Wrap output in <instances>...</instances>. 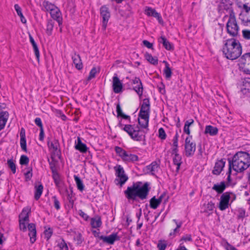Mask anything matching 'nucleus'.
Here are the masks:
<instances>
[{"label": "nucleus", "mask_w": 250, "mask_h": 250, "mask_svg": "<svg viewBox=\"0 0 250 250\" xmlns=\"http://www.w3.org/2000/svg\"><path fill=\"white\" fill-rule=\"evenodd\" d=\"M2 108L0 105V130L4 127L9 117L8 112L2 111Z\"/></svg>", "instance_id": "6ab92c4d"}, {"label": "nucleus", "mask_w": 250, "mask_h": 250, "mask_svg": "<svg viewBox=\"0 0 250 250\" xmlns=\"http://www.w3.org/2000/svg\"><path fill=\"white\" fill-rule=\"evenodd\" d=\"M132 83L134 84H138V87H133L132 89L141 97L143 93V86L140 79L138 77H135V78L132 80Z\"/></svg>", "instance_id": "dca6fc26"}, {"label": "nucleus", "mask_w": 250, "mask_h": 250, "mask_svg": "<svg viewBox=\"0 0 250 250\" xmlns=\"http://www.w3.org/2000/svg\"><path fill=\"white\" fill-rule=\"evenodd\" d=\"M226 161L223 159L216 162L212 170V173L216 175H219L224 167Z\"/></svg>", "instance_id": "f3484780"}, {"label": "nucleus", "mask_w": 250, "mask_h": 250, "mask_svg": "<svg viewBox=\"0 0 250 250\" xmlns=\"http://www.w3.org/2000/svg\"><path fill=\"white\" fill-rule=\"evenodd\" d=\"M145 59L149 62L150 63L153 65H157L158 64V60L157 57H153L151 54L146 52L145 54Z\"/></svg>", "instance_id": "72a5a7b5"}, {"label": "nucleus", "mask_w": 250, "mask_h": 250, "mask_svg": "<svg viewBox=\"0 0 250 250\" xmlns=\"http://www.w3.org/2000/svg\"><path fill=\"white\" fill-rule=\"evenodd\" d=\"M74 239L77 241V243L78 245L81 244L83 241L82 235L80 233H78L76 234Z\"/></svg>", "instance_id": "0e129e2a"}, {"label": "nucleus", "mask_w": 250, "mask_h": 250, "mask_svg": "<svg viewBox=\"0 0 250 250\" xmlns=\"http://www.w3.org/2000/svg\"><path fill=\"white\" fill-rule=\"evenodd\" d=\"M52 178L54 180V183L57 187H59L61 183L60 175L58 172L57 170L52 172Z\"/></svg>", "instance_id": "c03bdc74"}, {"label": "nucleus", "mask_w": 250, "mask_h": 250, "mask_svg": "<svg viewBox=\"0 0 250 250\" xmlns=\"http://www.w3.org/2000/svg\"><path fill=\"white\" fill-rule=\"evenodd\" d=\"M112 79V87L113 91L115 93H119L122 92L123 84L116 74H114Z\"/></svg>", "instance_id": "ddd939ff"}, {"label": "nucleus", "mask_w": 250, "mask_h": 250, "mask_svg": "<svg viewBox=\"0 0 250 250\" xmlns=\"http://www.w3.org/2000/svg\"><path fill=\"white\" fill-rule=\"evenodd\" d=\"M32 167L27 168V171L25 173V176L26 180H30L32 177Z\"/></svg>", "instance_id": "13d9d810"}, {"label": "nucleus", "mask_w": 250, "mask_h": 250, "mask_svg": "<svg viewBox=\"0 0 250 250\" xmlns=\"http://www.w3.org/2000/svg\"><path fill=\"white\" fill-rule=\"evenodd\" d=\"M27 227L29 230L28 235L30 237V241L31 244H33L36 240L37 231L36 225L32 223H29Z\"/></svg>", "instance_id": "2eb2a0df"}, {"label": "nucleus", "mask_w": 250, "mask_h": 250, "mask_svg": "<svg viewBox=\"0 0 250 250\" xmlns=\"http://www.w3.org/2000/svg\"><path fill=\"white\" fill-rule=\"evenodd\" d=\"M115 151L116 154L120 156L124 161V158L127 156V152L122 147L116 146L115 147Z\"/></svg>", "instance_id": "f704fd0d"}, {"label": "nucleus", "mask_w": 250, "mask_h": 250, "mask_svg": "<svg viewBox=\"0 0 250 250\" xmlns=\"http://www.w3.org/2000/svg\"><path fill=\"white\" fill-rule=\"evenodd\" d=\"M123 130L125 131L134 141L140 142L145 140L146 136L141 133L142 131L138 125L135 126L134 125H125Z\"/></svg>", "instance_id": "7ed1b4c3"}, {"label": "nucleus", "mask_w": 250, "mask_h": 250, "mask_svg": "<svg viewBox=\"0 0 250 250\" xmlns=\"http://www.w3.org/2000/svg\"><path fill=\"white\" fill-rule=\"evenodd\" d=\"M173 164L177 166L176 171L178 172L180 166L182 163V157L181 155L174 156L172 158Z\"/></svg>", "instance_id": "4c0bfd02"}, {"label": "nucleus", "mask_w": 250, "mask_h": 250, "mask_svg": "<svg viewBox=\"0 0 250 250\" xmlns=\"http://www.w3.org/2000/svg\"><path fill=\"white\" fill-rule=\"evenodd\" d=\"M139 160V157L137 155L133 154H128L127 153V156L124 158V161L127 162H134Z\"/></svg>", "instance_id": "79ce46f5"}, {"label": "nucleus", "mask_w": 250, "mask_h": 250, "mask_svg": "<svg viewBox=\"0 0 250 250\" xmlns=\"http://www.w3.org/2000/svg\"><path fill=\"white\" fill-rule=\"evenodd\" d=\"M29 41L31 43L32 45L34 52L36 58L38 62H39L40 60V52L39 50L38 47V45L37 43H36L34 39H33V37L31 36V34H29Z\"/></svg>", "instance_id": "c756f323"}, {"label": "nucleus", "mask_w": 250, "mask_h": 250, "mask_svg": "<svg viewBox=\"0 0 250 250\" xmlns=\"http://www.w3.org/2000/svg\"><path fill=\"white\" fill-rule=\"evenodd\" d=\"M100 14L102 17V28L105 30L108 21L110 17V13L106 5H103L100 8Z\"/></svg>", "instance_id": "9b49d317"}, {"label": "nucleus", "mask_w": 250, "mask_h": 250, "mask_svg": "<svg viewBox=\"0 0 250 250\" xmlns=\"http://www.w3.org/2000/svg\"><path fill=\"white\" fill-rule=\"evenodd\" d=\"M74 147L75 149L82 153H86L88 149L86 145L82 142L81 138L80 137H78L77 142L75 141Z\"/></svg>", "instance_id": "a211bd4d"}, {"label": "nucleus", "mask_w": 250, "mask_h": 250, "mask_svg": "<svg viewBox=\"0 0 250 250\" xmlns=\"http://www.w3.org/2000/svg\"><path fill=\"white\" fill-rule=\"evenodd\" d=\"M228 161L230 162L232 165L233 170L235 172V175H237L238 173H243L245 170L250 167L239 160H235V158L233 157L228 158Z\"/></svg>", "instance_id": "6e6552de"}, {"label": "nucleus", "mask_w": 250, "mask_h": 250, "mask_svg": "<svg viewBox=\"0 0 250 250\" xmlns=\"http://www.w3.org/2000/svg\"><path fill=\"white\" fill-rule=\"evenodd\" d=\"M158 137L161 140H165L167 137L166 133L163 127H161L158 130Z\"/></svg>", "instance_id": "5fc2aeb1"}, {"label": "nucleus", "mask_w": 250, "mask_h": 250, "mask_svg": "<svg viewBox=\"0 0 250 250\" xmlns=\"http://www.w3.org/2000/svg\"><path fill=\"white\" fill-rule=\"evenodd\" d=\"M241 90L245 94L250 92V78H245L242 80Z\"/></svg>", "instance_id": "a878e982"}, {"label": "nucleus", "mask_w": 250, "mask_h": 250, "mask_svg": "<svg viewBox=\"0 0 250 250\" xmlns=\"http://www.w3.org/2000/svg\"><path fill=\"white\" fill-rule=\"evenodd\" d=\"M90 225L92 228L96 229L101 227L102 225L101 217L97 215L90 219Z\"/></svg>", "instance_id": "c85d7f7f"}, {"label": "nucleus", "mask_w": 250, "mask_h": 250, "mask_svg": "<svg viewBox=\"0 0 250 250\" xmlns=\"http://www.w3.org/2000/svg\"><path fill=\"white\" fill-rule=\"evenodd\" d=\"M163 73L167 79H169L171 77L172 71L170 68L169 67L168 62H166V65L164 69Z\"/></svg>", "instance_id": "49530a36"}, {"label": "nucleus", "mask_w": 250, "mask_h": 250, "mask_svg": "<svg viewBox=\"0 0 250 250\" xmlns=\"http://www.w3.org/2000/svg\"><path fill=\"white\" fill-rule=\"evenodd\" d=\"M156 10L154 9H153L151 7H147L145 10V13L148 16H153L154 15V12H155Z\"/></svg>", "instance_id": "e2e57ef3"}, {"label": "nucleus", "mask_w": 250, "mask_h": 250, "mask_svg": "<svg viewBox=\"0 0 250 250\" xmlns=\"http://www.w3.org/2000/svg\"><path fill=\"white\" fill-rule=\"evenodd\" d=\"M167 246V244L165 241L160 240L158 241V243L157 244V248L159 249V250H165Z\"/></svg>", "instance_id": "864d4df0"}, {"label": "nucleus", "mask_w": 250, "mask_h": 250, "mask_svg": "<svg viewBox=\"0 0 250 250\" xmlns=\"http://www.w3.org/2000/svg\"><path fill=\"white\" fill-rule=\"evenodd\" d=\"M97 73V70L96 67H93L90 70L89 76L87 78L88 80H90L94 78L96 76V74Z\"/></svg>", "instance_id": "4d7b16f0"}, {"label": "nucleus", "mask_w": 250, "mask_h": 250, "mask_svg": "<svg viewBox=\"0 0 250 250\" xmlns=\"http://www.w3.org/2000/svg\"><path fill=\"white\" fill-rule=\"evenodd\" d=\"M92 232L95 237L102 240L103 243L108 245H113L115 241L120 240V237L118 235L117 233H112L108 236H104L100 235V232L95 230H92Z\"/></svg>", "instance_id": "39448f33"}, {"label": "nucleus", "mask_w": 250, "mask_h": 250, "mask_svg": "<svg viewBox=\"0 0 250 250\" xmlns=\"http://www.w3.org/2000/svg\"><path fill=\"white\" fill-rule=\"evenodd\" d=\"M218 129L216 127L211 125H207L205 127V133L209 134L210 136H215L217 134Z\"/></svg>", "instance_id": "473e14b6"}, {"label": "nucleus", "mask_w": 250, "mask_h": 250, "mask_svg": "<svg viewBox=\"0 0 250 250\" xmlns=\"http://www.w3.org/2000/svg\"><path fill=\"white\" fill-rule=\"evenodd\" d=\"M243 37L246 40H250V30H243L242 31Z\"/></svg>", "instance_id": "338daca9"}, {"label": "nucleus", "mask_w": 250, "mask_h": 250, "mask_svg": "<svg viewBox=\"0 0 250 250\" xmlns=\"http://www.w3.org/2000/svg\"><path fill=\"white\" fill-rule=\"evenodd\" d=\"M150 115V111H143L140 110L138 115V124L142 128L148 130V122Z\"/></svg>", "instance_id": "1a4fd4ad"}, {"label": "nucleus", "mask_w": 250, "mask_h": 250, "mask_svg": "<svg viewBox=\"0 0 250 250\" xmlns=\"http://www.w3.org/2000/svg\"><path fill=\"white\" fill-rule=\"evenodd\" d=\"M150 104L149 99H144L143 101V103L141 105L140 110H143V111H150Z\"/></svg>", "instance_id": "a19ab883"}, {"label": "nucleus", "mask_w": 250, "mask_h": 250, "mask_svg": "<svg viewBox=\"0 0 250 250\" xmlns=\"http://www.w3.org/2000/svg\"><path fill=\"white\" fill-rule=\"evenodd\" d=\"M43 187L42 184L35 186L34 198L37 201L41 197L43 191Z\"/></svg>", "instance_id": "2f4dec72"}, {"label": "nucleus", "mask_w": 250, "mask_h": 250, "mask_svg": "<svg viewBox=\"0 0 250 250\" xmlns=\"http://www.w3.org/2000/svg\"><path fill=\"white\" fill-rule=\"evenodd\" d=\"M233 158L235 160H239L243 163L245 164L247 166H250V154L245 151H238L236 152L233 156Z\"/></svg>", "instance_id": "f8f14e48"}, {"label": "nucleus", "mask_w": 250, "mask_h": 250, "mask_svg": "<svg viewBox=\"0 0 250 250\" xmlns=\"http://www.w3.org/2000/svg\"><path fill=\"white\" fill-rule=\"evenodd\" d=\"M196 150V143L192 141V136H188L185 139V151L187 157L192 156Z\"/></svg>", "instance_id": "0eeeda50"}, {"label": "nucleus", "mask_w": 250, "mask_h": 250, "mask_svg": "<svg viewBox=\"0 0 250 250\" xmlns=\"http://www.w3.org/2000/svg\"><path fill=\"white\" fill-rule=\"evenodd\" d=\"M52 199L54 200V206L55 208L57 210H59L61 208L60 203L58 199H57L56 196H54L52 197Z\"/></svg>", "instance_id": "bf43d9fd"}, {"label": "nucleus", "mask_w": 250, "mask_h": 250, "mask_svg": "<svg viewBox=\"0 0 250 250\" xmlns=\"http://www.w3.org/2000/svg\"><path fill=\"white\" fill-rule=\"evenodd\" d=\"M42 5L45 8V10L47 11H50V13L57 7L54 4L48 1H44Z\"/></svg>", "instance_id": "a18cd8bd"}, {"label": "nucleus", "mask_w": 250, "mask_h": 250, "mask_svg": "<svg viewBox=\"0 0 250 250\" xmlns=\"http://www.w3.org/2000/svg\"><path fill=\"white\" fill-rule=\"evenodd\" d=\"M151 189L150 183L141 181L133 182L132 185L127 187L124 192L129 202L140 203L146 200Z\"/></svg>", "instance_id": "f257e3e1"}, {"label": "nucleus", "mask_w": 250, "mask_h": 250, "mask_svg": "<svg viewBox=\"0 0 250 250\" xmlns=\"http://www.w3.org/2000/svg\"><path fill=\"white\" fill-rule=\"evenodd\" d=\"M160 204V200L156 199L155 196L151 198L149 201V206L153 209L157 208Z\"/></svg>", "instance_id": "37998d69"}, {"label": "nucleus", "mask_w": 250, "mask_h": 250, "mask_svg": "<svg viewBox=\"0 0 250 250\" xmlns=\"http://www.w3.org/2000/svg\"><path fill=\"white\" fill-rule=\"evenodd\" d=\"M231 194H232L231 192H225L221 195L218 206L220 210L223 211L229 208L230 205L229 202L230 199Z\"/></svg>", "instance_id": "9d476101"}, {"label": "nucleus", "mask_w": 250, "mask_h": 250, "mask_svg": "<svg viewBox=\"0 0 250 250\" xmlns=\"http://www.w3.org/2000/svg\"><path fill=\"white\" fill-rule=\"evenodd\" d=\"M50 14L51 17L58 22L59 26L62 24V18L61 16L62 14L57 7L52 11Z\"/></svg>", "instance_id": "412c9836"}, {"label": "nucleus", "mask_w": 250, "mask_h": 250, "mask_svg": "<svg viewBox=\"0 0 250 250\" xmlns=\"http://www.w3.org/2000/svg\"><path fill=\"white\" fill-rule=\"evenodd\" d=\"M14 8L17 12V15L21 18V22L23 23H25L26 22V20L22 14V13L21 12V9L20 7V6L18 4H16L14 5Z\"/></svg>", "instance_id": "58836bf2"}, {"label": "nucleus", "mask_w": 250, "mask_h": 250, "mask_svg": "<svg viewBox=\"0 0 250 250\" xmlns=\"http://www.w3.org/2000/svg\"><path fill=\"white\" fill-rule=\"evenodd\" d=\"M242 46L238 40L233 38L224 41L222 51L227 59L234 60L238 58L242 54Z\"/></svg>", "instance_id": "f03ea898"}, {"label": "nucleus", "mask_w": 250, "mask_h": 250, "mask_svg": "<svg viewBox=\"0 0 250 250\" xmlns=\"http://www.w3.org/2000/svg\"><path fill=\"white\" fill-rule=\"evenodd\" d=\"M47 144L49 149H52L54 153L57 152L60 147L59 141L55 139L51 142L50 137H48L47 139Z\"/></svg>", "instance_id": "4be33fe9"}, {"label": "nucleus", "mask_w": 250, "mask_h": 250, "mask_svg": "<svg viewBox=\"0 0 250 250\" xmlns=\"http://www.w3.org/2000/svg\"><path fill=\"white\" fill-rule=\"evenodd\" d=\"M51 161H50V159H48V162L51 172H54L57 170L56 167L57 161L55 160L54 157L52 156L51 157Z\"/></svg>", "instance_id": "de8ad7c7"}, {"label": "nucleus", "mask_w": 250, "mask_h": 250, "mask_svg": "<svg viewBox=\"0 0 250 250\" xmlns=\"http://www.w3.org/2000/svg\"><path fill=\"white\" fill-rule=\"evenodd\" d=\"M29 159L28 157L24 155H22L21 156L20 159V164L21 165H27L29 163Z\"/></svg>", "instance_id": "603ef678"}, {"label": "nucleus", "mask_w": 250, "mask_h": 250, "mask_svg": "<svg viewBox=\"0 0 250 250\" xmlns=\"http://www.w3.org/2000/svg\"><path fill=\"white\" fill-rule=\"evenodd\" d=\"M246 217V211L244 208H240L238 210V214L237 215L238 219H243Z\"/></svg>", "instance_id": "052dcab7"}, {"label": "nucleus", "mask_w": 250, "mask_h": 250, "mask_svg": "<svg viewBox=\"0 0 250 250\" xmlns=\"http://www.w3.org/2000/svg\"><path fill=\"white\" fill-rule=\"evenodd\" d=\"M158 42L162 43L163 46L167 50H172L174 49L173 44L170 43L164 36H161L158 39Z\"/></svg>", "instance_id": "b1692460"}, {"label": "nucleus", "mask_w": 250, "mask_h": 250, "mask_svg": "<svg viewBox=\"0 0 250 250\" xmlns=\"http://www.w3.org/2000/svg\"><path fill=\"white\" fill-rule=\"evenodd\" d=\"M74 178L76 182L77 188L80 191H83L84 190V186L83 184V181L77 175H74Z\"/></svg>", "instance_id": "e433bc0d"}, {"label": "nucleus", "mask_w": 250, "mask_h": 250, "mask_svg": "<svg viewBox=\"0 0 250 250\" xmlns=\"http://www.w3.org/2000/svg\"><path fill=\"white\" fill-rule=\"evenodd\" d=\"M69 188L70 190V193L67 187H64L65 192L67 193V200L68 201V203L66 205V206L69 209H70L73 208L74 206V200L73 199V197L74 196L75 194L73 193V188L70 187Z\"/></svg>", "instance_id": "4468645a"}, {"label": "nucleus", "mask_w": 250, "mask_h": 250, "mask_svg": "<svg viewBox=\"0 0 250 250\" xmlns=\"http://www.w3.org/2000/svg\"><path fill=\"white\" fill-rule=\"evenodd\" d=\"M227 33L231 36L235 37L238 35L239 28L237 23L234 14L229 15L226 24Z\"/></svg>", "instance_id": "20e7f679"}, {"label": "nucleus", "mask_w": 250, "mask_h": 250, "mask_svg": "<svg viewBox=\"0 0 250 250\" xmlns=\"http://www.w3.org/2000/svg\"><path fill=\"white\" fill-rule=\"evenodd\" d=\"M54 26V21L52 20H48L46 25V33L48 36L52 35Z\"/></svg>", "instance_id": "ea45409f"}, {"label": "nucleus", "mask_w": 250, "mask_h": 250, "mask_svg": "<svg viewBox=\"0 0 250 250\" xmlns=\"http://www.w3.org/2000/svg\"><path fill=\"white\" fill-rule=\"evenodd\" d=\"M29 221H23L22 220H19V227L21 230L25 232L27 230L26 223H28Z\"/></svg>", "instance_id": "3c124183"}, {"label": "nucleus", "mask_w": 250, "mask_h": 250, "mask_svg": "<svg viewBox=\"0 0 250 250\" xmlns=\"http://www.w3.org/2000/svg\"><path fill=\"white\" fill-rule=\"evenodd\" d=\"M218 10L219 13H224V11L228 12L229 15L231 14H234L232 8V2H228L226 4H219L218 6Z\"/></svg>", "instance_id": "aec40b11"}, {"label": "nucleus", "mask_w": 250, "mask_h": 250, "mask_svg": "<svg viewBox=\"0 0 250 250\" xmlns=\"http://www.w3.org/2000/svg\"><path fill=\"white\" fill-rule=\"evenodd\" d=\"M239 61L244 67H250V52L246 53L239 59Z\"/></svg>", "instance_id": "7c9ffc66"}, {"label": "nucleus", "mask_w": 250, "mask_h": 250, "mask_svg": "<svg viewBox=\"0 0 250 250\" xmlns=\"http://www.w3.org/2000/svg\"><path fill=\"white\" fill-rule=\"evenodd\" d=\"M31 212V208L26 207L22 209L21 212L19 215V220L23 221H29V214Z\"/></svg>", "instance_id": "cd10ccee"}, {"label": "nucleus", "mask_w": 250, "mask_h": 250, "mask_svg": "<svg viewBox=\"0 0 250 250\" xmlns=\"http://www.w3.org/2000/svg\"><path fill=\"white\" fill-rule=\"evenodd\" d=\"M249 4V3L248 2L247 3L243 4V8L245 10V12L247 13L248 17L247 18L246 20L243 19L242 20V21L245 22L250 23V6H248Z\"/></svg>", "instance_id": "09e8293b"}, {"label": "nucleus", "mask_w": 250, "mask_h": 250, "mask_svg": "<svg viewBox=\"0 0 250 250\" xmlns=\"http://www.w3.org/2000/svg\"><path fill=\"white\" fill-rule=\"evenodd\" d=\"M52 233H53L52 229L50 228H48V229H46L44 231V235H45V238H46L47 239H49L51 237Z\"/></svg>", "instance_id": "774afa93"}, {"label": "nucleus", "mask_w": 250, "mask_h": 250, "mask_svg": "<svg viewBox=\"0 0 250 250\" xmlns=\"http://www.w3.org/2000/svg\"><path fill=\"white\" fill-rule=\"evenodd\" d=\"M179 134L177 132H176L174 136L172 139V146H178V138H179Z\"/></svg>", "instance_id": "680f3d73"}, {"label": "nucleus", "mask_w": 250, "mask_h": 250, "mask_svg": "<svg viewBox=\"0 0 250 250\" xmlns=\"http://www.w3.org/2000/svg\"><path fill=\"white\" fill-rule=\"evenodd\" d=\"M55 250H68L67 244L63 239L58 241L57 245L55 247Z\"/></svg>", "instance_id": "c9c22d12"}, {"label": "nucleus", "mask_w": 250, "mask_h": 250, "mask_svg": "<svg viewBox=\"0 0 250 250\" xmlns=\"http://www.w3.org/2000/svg\"><path fill=\"white\" fill-rule=\"evenodd\" d=\"M20 145L21 148L23 151L25 152H27V147H26V138H22L20 139Z\"/></svg>", "instance_id": "6e6d98bb"}, {"label": "nucleus", "mask_w": 250, "mask_h": 250, "mask_svg": "<svg viewBox=\"0 0 250 250\" xmlns=\"http://www.w3.org/2000/svg\"><path fill=\"white\" fill-rule=\"evenodd\" d=\"M72 59L73 60V62L74 64L75 67L78 70H81L83 69V64L79 54L75 53L74 55L72 57Z\"/></svg>", "instance_id": "393cba45"}, {"label": "nucleus", "mask_w": 250, "mask_h": 250, "mask_svg": "<svg viewBox=\"0 0 250 250\" xmlns=\"http://www.w3.org/2000/svg\"><path fill=\"white\" fill-rule=\"evenodd\" d=\"M114 169L115 171V175L118 177L115 179L114 182L116 185H120L122 187L128 180V177L125 173L124 169L121 165H117L114 167Z\"/></svg>", "instance_id": "423d86ee"}, {"label": "nucleus", "mask_w": 250, "mask_h": 250, "mask_svg": "<svg viewBox=\"0 0 250 250\" xmlns=\"http://www.w3.org/2000/svg\"><path fill=\"white\" fill-rule=\"evenodd\" d=\"M182 223H179V224L178 225H177V226L176 227V228L173 230L172 232H171L169 233V235L170 236H174L177 233H179V232L180 231L179 229L182 227Z\"/></svg>", "instance_id": "69168bd1"}, {"label": "nucleus", "mask_w": 250, "mask_h": 250, "mask_svg": "<svg viewBox=\"0 0 250 250\" xmlns=\"http://www.w3.org/2000/svg\"><path fill=\"white\" fill-rule=\"evenodd\" d=\"M7 165L9 168H10L13 174L16 172V166L12 159H8L7 160Z\"/></svg>", "instance_id": "8fccbe9b"}, {"label": "nucleus", "mask_w": 250, "mask_h": 250, "mask_svg": "<svg viewBox=\"0 0 250 250\" xmlns=\"http://www.w3.org/2000/svg\"><path fill=\"white\" fill-rule=\"evenodd\" d=\"M159 168V165L156 161L152 162L150 165L146 167V169L148 171L147 172L150 173L152 175H155Z\"/></svg>", "instance_id": "bb28decb"}, {"label": "nucleus", "mask_w": 250, "mask_h": 250, "mask_svg": "<svg viewBox=\"0 0 250 250\" xmlns=\"http://www.w3.org/2000/svg\"><path fill=\"white\" fill-rule=\"evenodd\" d=\"M227 187L225 181H222L220 183L215 184L212 188V189L215 190L217 194H223L224 191Z\"/></svg>", "instance_id": "5701e85b"}]
</instances>
